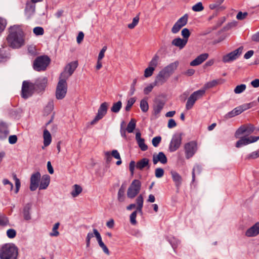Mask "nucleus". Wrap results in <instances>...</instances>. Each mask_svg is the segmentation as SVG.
<instances>
[{"instance_id": "nucleus-1", "label": "nucleus", "mask_w": 259, "mask_h": 259, "mask_svg": "<svg viewBox=\"0 0 259 259\" xmlns=\"http://www.w3.org/2000/svg\"><path fill=\"white\" fill-rule=\"evenodd\" d=\"M8 45L14 49H19L24 45V33L18 25H14L9 28L7 37Z\"/></svg>"}, {"instance_id": "nucleus-2", "label": "nucleus", "mask_w": 259, "mask_h": 259, "mask_svg": "<svg viewBox=\"0 0 259 259\" xmlns=\"http://www.w3.org/2000/svg\"><path fill=\"white\" fill-rule=\"evenodd\" d=\"M18 248L14 243H6L0 247V259H17Z\"/></svg>"}, {"instance_id": "nucleus-3", "label": "nucleus", "mask_w": 259, "mask_h": 259, "mask_svg": "<svg viewBox=\"0 0 259 259\" xmlns=\"http://www.w3.org/2000/svg\"><path fill=\"white\" fill-rule=\"evenodd\" d=\"M50 59L48 56H40L36 57L33 64V68L36 71H42L46 70L50 63Z\"/></svg>"}, {"instance_id": "nucleus-4", "label": "nucleus", "mask_w": 259, "mask_h": 259, "mask_svg": "<svg viewBox=\"0 0 259 259\" xmlns=\"http://www.w3.org/2000/svg\"><path fill=\"white\" fill-rule=\"evenodd\" d=\"M205 93V89H200L193 92L188 98L186 104V109L189 110L192 109L196 101L201 99L204 95Z\"/></svg>"}, {"instance_id": "nucleus-5", "label": "nucleus", "mask_w": 259, "mask_h": 259, "mask_svg": "<svg viewBox=\"0 0 259 259\" xmlns=\"http://www.w3.org/2000/svg\"><path fill=\"white\" fill-rule=\"evenodd\" d=\"M67 91V83L66 80L59 77L56 90V97L58 100L63 99L66 96Z\"/></svg>"}, {"instance_id": "nucleus-6", "label": "nucleus", "mask_w": 259, "mask_h": 259, "mask_svg": "<svg viewBox=\"0 0 259 259\" xmlns=\"http://www.w3.org/2000/svg\"><path fill=\"white\" fill-rule=\"evenodd\" d=\"M141 188V183L139 180H134L127 191V196L128 198H135L140 192Z\"/></svg>"}, {"instance_id": "nucleus-7", "label": "nucleus", "mask_w": 259, "mask_h": 259, "mask_svg": "<svg viewBox=\"0 0 259 259\" xmlns=\"http://www.w3.org/2000/svg\"><path fill=\"white\" fill-rule=\"evenodd\" d=\"M35 90L33 83L25 80L22 83L21 97L26 99L31 96Z\"/></svg>"}, {"instance_id": "nucleus-8", "label": "nucleus", "mask_w": 259, "mask_h": 259, "mask_svg": "<svg viewBox=\"0 0 259 259\" xmlns=\"http://www.w3.org/2000/svg\"><path fill=\"white\" fill-rule=\"evenodd\" d=\"M78 66V62L77 61L71 62L68 63L65 67L64 71L60 75V77L65 80L73 73L74 71Z\"/></svg>"}, {"instance_id": "nucleus-9", "label": "nucleus", "mask_w": 259, "mask_h": 259, "mask_svg": "<svg viewBox=\"0 0 259 259\" xmlns=\"http://www.w3.org/2000/svg\"><path fill=\"white\" fill-rule=\"evenodd\" d=\"M108 107V103L105 102L102 103L98 110V113L94 119L91 121V122L88 123V124L90 125H94L96 123H97L98 121H99L100 119H102L104 116L107 114V109Z\"/></svg>"}, {"instance_id": "nucleus-10", "label": "nucleus", "mask_w": 259, "mask_h": 259, "mask_svg": "<svg viewBox=\"0 0 259 259\" xmlns=\"http://www.w3.org/2000/svg\"><path fill=\"white\" fill-rule=\"evenodd\" d=\"M184 150L186 158L187 159L190 158L197 151V142L196 141H192L186 143L184 145Z\"/></svg>"}, {"instance_id": "nucleus-11", "label": "nucleus", "mask_w": 259, "mask_h": 259, "mask_svg": "<svg viewBox=\"0 0 259 259\" xmlns=\"http://www.w3.org/2000/svg\"><path fill=\"white\" fill-rule=\"evenodd\" d=\"M182 136L181 133H177L173 135L168 148L170 152H174L179 148L182 143Z\"/></svg>"}, {"instance_id": "nucleus-12", "label": "nucleus", "mask_w": 259, "mask_h": 259, "mask_svg": "<svg viewBox=\"0 0 259 259\" xmlns=\"http://www.w3.org/2000/svg\"><path fill=\"white\" fill-rule=\"evenodd\" d=\"M243 47H240L235 50L224 55L222 60L224 63H229L237 59L242 54Z\"/></svg>"}, {"instance_id": "nucleus-13", "label": "nucleus", "mask_w": 259, "mask_h": 259, "mask_svg": "<svg viewBox=\"0 0 259 259\" xmlns=\"http://www.w3.org/2000/svg\"><path fill=\"white\" fill-rule=\"evenodd\" d=\"M255 128L254 126L250 123L242 125L235 132V136L237 138L245 133L248 135H250L254 132Z\"/></svg>"}, {"instance_id": "nucleus-14", "label": "nucleus", "mask_w": 259, "mask_h": 259, "mask_svg": "<svg viewBox=\"0 0 259 259\" xmlns=\"http://www.w3.org/2000/svg\"><path fill=\"white\" fill-rule=\"evenodd\" d=\"M48 83V78L46 77H40L36 79L33 83L35 90L38 92L44 91Z\"/></svg>"}, {"instance_id": "nucleus-15", "label": "nucleus", "mask_w": 259, "mask_h": 259, "mask_svg": "<svg viewBox=\"0 0 259 259\" xmlns=\"http://www.w3.org/2000/svg\"><path fill=\"white\" fill-rule=\"evenodd\" d=\"M40 177V174L38 171L33 173L31 175L30 185V189L31 191H34L38 188Z\"/></svg>"}, {"instance_id": "nucleus-16", "label": "nucleus", "mask_w": 259, "mask_h": 259, "mask_svg": "<svg viewBox=\"0 0 259 259\" xmlns=\"http://www.w3.org/2000/svg\"><path fill=\"white\" fill-rule=\"evenodd\" d=\"M170 174L172 180L175 183V185L177 188V191L179 192L180 188L182 184L183 178L175 170H171Z\"/></svg>"}, {"instance_id": "nucleus-17", "label": "nucleus", "mask_w": 259, "mask_h": 259, "mask_svg": "<svg viewBox=\"0 0 259 259\" xmlns=\"http://www.w3.org/2000/svg\"><path fill=\"white\" fill-rule=\"evenodd\" d=\"M168 78L169 77L161 70L156 76L153 82L154 85L160 86L164 83Z\"/></svg>"}, {"instance_id": "nucleus-18", "label": "nucleus", "mask_w": 259, "mask_h": 259, "mask_svg": "<svg viewBox=\"0 0 259 259\" xmlns=\"http://www.w3.org/2000/svg\"><path fill=\"white\" fill-rule=\"evenodd\" d=\"M10 133L8 125L3 121L0 122V140L3 141L7 138Z\"/></svg>"}, {"instance_id": "nucleus-19", "label": "nucleus", "mask_w": 259, "mask_h": 259, "mask_svg": "<svg viewBox=\"0 0 259 259\" xmlns=\"http://www.w3.org/2000/svg\"><path fill=\"white\" fill-rule=\"evenodd\" d=\"M153 162L154 164L160 162L162 164H166L167 162V159L165 154L163 152H160L157 155H153Z\"/></svg>"}, {"instance_id": "nucleus-20", "label": "nucleus", "mask_w": 259, "mask_h": 259, "mask_svg": "<svg viewBox=\"0 0 259 259\" xmlns=\"http://www.w3.org/2000/svg\"><path fill=\"white\" fill-rule=\"evenodd\" d=\"M259 234V222L256 223L254 225L249 228L245 232V235L247 237H254Z\"/></svg>"}, {"instance_id": "nucleus-21", "label": "nucleus", "mask_w": 259, "mask_h": 259, "mask_svg": "<svg viewBox=\"0 0 259 259\" xmlns=\"http://www.w3.org/2000/svg\"><path fill=\"white\" fill-rule=\"evenodd\" d=\"M179 65L178 61H175L169 64L164 67L162 70L169 77L174 73V71L177 68Z\"/></svg>"}, {"instance_id": "nucleus-22", "label": "nucleus", "mask_w": 259, "mask_h": 259, "mask_svg": "<svg viewBox=\"0 0 259 259\" xmlns=\"http://www.w3.org/2000/svg\"><path fill=\"white\" fill-rule=\"evenodd\" d=\"M208 57V54L203 53L198 57H197L194 60L190 62V65L192 66H195L201 64L205 60H206Z\"/></svg>"}, {"instance_id": "nucleus-23", "label": "nucleus", "mask_w": 259, "mask_h": 259, "mask_svg": "<svg viewBox=\"0 0 259 259\" xmlns=\"http://www.w3.org/2000/svg\"><path fill=\"white\" fill-rule=\"evenodd\" d=\"M164 104V102L161 100L155 101L153 105V114L155 116L159 115L163 109Z\"/></svg>"}, {"instance_id": "nucleus-24", "label": "nucleus", "mask_w": 259, "mask_h": 259, "mask_svg": "<svg viewBox=\"0 0 259 259\" xmlns=\"http://www.w3.org/2000/svg\"><path fill=\"white\" fill-rule=\"evenodd\" d=\"M252 143H254V141H252V139L251 138V136L249 137H242L236 142V147L237 148H240L243 146L247 145Z\"/></svg>"}, {"instance_id": "nucleus-25", "label": "nucleus", "mask_w": 259, "mask_h": 259, "mask_svg": "<svg viewBox=\"0 0 259 259\" xmlns=\"http://www.w3.org/2000/svg\"><path fill=\"white\" fill-rule=\"evenodd\" d=\"M187 43V39H182L180 37L176 38L171 41L172 45L179 48L180 49H183L186 45Z\"/></svg>"}, {"instance_id": "nucleus-26", "label": "nucleus", "mask_w": 259, "mask_h": 259, "mask_svg": "<svg viewBox=\"0 0 259 259\" xmlns=\"http://www.w3.org/2000/svg\"><path fill=\"white\" fill-rule=\"evenodd\" d=\"M225 82V79L220 78L217 79H214L209 81L205 84L204 89L212 88L218 84H222Z\"/></svg>"}, {"instance_id": "nucleus-27", "label": "nucleus", "mask_w": 259, "mask_h": 259, "mask_svg": "<svg viewBox=\"0 0 259 259\" xmlns=\"http://www.w3.org/2000/svg\"><path fill=\"white\" fill-rule=\"evenodd\" d=\"M145 167L150 168L149 160L147 158H142L136 163V168L138 169L142 170Z\"/></svg>"}, {"instance_id": "nucleus-28", "label": "nucleus", "mask_w": 259, "mask_h": 259, "mask_svg": "<svg viewBox=\"0 0 259 259\" xmlns=\"http://www.w3.org/2000/svg\"><path fill=\"white\" fill-rule=\"evenodd\" d=\"M50 182V177L49 175H44L42 176L39 186V190L46 189L48 187Z\"/></svg>"}, {"instance_id": "nucleus-29", "label": "nucleus", "mask_w": 259, "mask_h": 259, "mask_svg": "<svg viewBox=\"0 0 259 259\" xmlns=\"http://www.w3.org/2000/svg\"><path fill=\"white\" fill-rule=\"evenodd\" d=\"M10 57V53L5 48L0 49V63L7 61Z\"/></svg>"}, {"instance_id": "nucleus-30", "label": "nucleus", "mask_w": 259, "mask_h": 259, "mask_svg": "<svg viewBox=\"0 0 259 259\" xmlns=\"http://www.w3.org/2000/svg\"><path fill=\"white\" fill-rule=\"evenodd\" d=\"M31 208V204L30 203H27L24 207L23 209V214L24 219L28 221L31 219L30 211Z\"/></svg>"}, {"instance_id": "nucleus-31", "label": "nucleus", "mask_w": 259, "mask_h": 259, "mask_svg": "<svg viewBox=\"0 0 259 259\" xmlns=\"http://www.w3.org/2000/svg\"><path fill=\"white\" fill-rule=\"evenodd\" d=\"M43 137L44 146L46 147L49 146L51 143L52 137L50 132L48 130L45 129L44 131Z\"/></svg>"}, {"instance_id": "nucleus-32", "label": "nucleus", "mask_w": 259, "mask_h": 259, "mask_svg": "<svg viewBox=\"0 0 259 259\" xmlns=\"http://www.w3.org/2000/svg\"><path fill=\"white\" fill-rule=\"evenodd\" d=\"M240 114L241 112L239 109L238 107H237L234 109H233L232 111L226 114L224 117L225 119H229Z\"/></svg>"}, {"instance_id": "nucleus-33", "label": "nucleus", "mask_w": 259, "mask_h": 259, "mask_svg": "<svg viewBox=\"0 0 259 259\" xmlns=\"http://www.w3.org/2000/svg\"><path fill=\"white\" fill-rule=\"evenodd\" d=\"M82 189L81 186L75 184L73 186V190L71 192V194L72 197H76L80 193H81Z\"/></svg>"}, {"instance_id": "nucleus-34", "label": "nucleus", "mask_w": 259, "mask_h": 259, "mask_svg": "<svg viewBox=\"0 0 259 259\" xmlns=\"http://www.w3.org/2000/svg\"><path fill=\"white\" fill-rule=\"evenodd\" d=\"M136 126V121L134 119H131L128 122L126 130L129 133H133Z\"/></svg>"}, {"instance_id": "nucleus-35", "label": "nucleus", "mask_w": 259, "mask_h": 259, "mask_svg": "<svg viewBox=\"0 0 259 259\" xmlns=\"http://www.w3.org/2000/svg\"><path fill=\"white\" fill-rule=\"evenodd\" d=\"M140 106L141 110L143 112H146L149 109V105L147 102V99H142L140 101Z\"/></svg>"}, {"instance_id": "nucleus-36", "label": "nucleus", "mask_w": 259, "mask_h": 259, "mask_svg": "<svg viewBox=\"0 0 259 259\" xmlns=\"http://www.w3.org/2000/svg\"><path fill=\"white\" fill-rule=\"evenodd\" d=\"M188 20V15L186 14L183 16L179 19L176 23L179 25H181V27H184L187 24Z\"/></svg>"}, {"instance_id": "nucleus-37", "label": "nucleus", "mask_w": 259, "mask_h": 259, "mask_svg": "<svg viewBox=\"0 0 259 259\" xmlns=\"http://www.w3.org/2000/svg\"><path fill=\"white\" fill-rule=\"evenodd\" d=\"M121 107L122 103L120 101H119L116 103H113L111 108V111L114 113H118L121 108Z\"/></svg>"}, {"instance_id": "nucleus-38", "label": "nucleus", "mask_w": 259, "mask_h": 259, "mask_svg": "<svg viewBox=\"0 0 259 259\" xmlns=\"http://www.w3.org/2000/svg\"><path fill=\"white\" fill-rule=\"evenodd\" d=\"M209 8L211 10H215L216 9L217 11H223L226 9V7L224 6H221L220 4H219L217 2H214V3L211 4L209 6Z\"/></svg>"}, {"instance_id": "nucleus-39", "label": "nucleus", "mask_w": 259, "mask_h": 259, "mask_svg": "<svg viewBox=\"0 0 259 259\" xmlns=\"http://www.w3.org/2000/svg\"><path fill=\"white\" fill-rule=\"evenodd\" d=\"M9 219L6 215L0 213V226H6L9 225Z\"/></svg>"}, {"instance_id": "nucleus-40", "label": "nucleus", "mask_w": 259, "mask_h": 259, "mask_svg": "<svg viewBox=\"0 0 259 259\" xmlns=\"http://www.w3.org/2000/svg\"><path fill=\"white\" fill-rule=\"evenodd\" d=\"M246 88V86L245 84H241L236 87L234 89V92L237 94H241L245 90Z\"/></svg>"}, {"instance_id": "nucleus-41", "label": "nucleus", "mask_w": 259, "mask_h": 259, "mask_svg": "<svg viewBox=\"0 0 259 259\" xmlns=\"http://www.w3.org/2000/svg\"><path fill=\"white\" fill-rule=\"evenodd\" d=\"M60 223H56L53 226L52 232L50 233L51 236H58L59 235V232L58 231V229L59 227Z\"/></svg>"}, {"instance_id": "nucleus-42", "label": "nucleus", "mask_w": 259, "mask_h": 259, "mask_svg": "<svg viewBox=\"0 0 259 259\" xmlns=\"http://www.w3.org/2000/svg\"><path fill=\"white\" fill-rule=\"evenodd\" d=\"M201 171V167L199 165H195L192 170V182L195 181V172H197L198 174H200Z\"/></svg>"}, {"instance_id": "nucleus-43", "label": "nucleus", "mask_w": 259, "mask_h": 259, "mask_svg": "<svg viewBox=\"0 0 259 259\" xmlns=\"http://www.w3.org/2000/svg\"><path fill=\"white\" fill-rule=\"evenodd\" d=\"M154 68L153 67H148L144 71V77L146 78H148L152 75L153 72L154 71Z\"/></svg>"}, {"instance_id": "nucleus-44", "label": "nucleus", "mask_w": 259, "mask_h": 259, "mask_svg": "<svg viewBox=\"0 0 259 259\" xmlns=\"http://www.w3.org/2000/svg\"><path fill=\"white\" fill-rule=\"evenodd\" d=\"M144 142V139H140L139 141H137L139 147L143 151H146L148 149V146L145 144Z\"/></svg>"}, {"instance_id": "nucleus-45", "label": "nucleus", "mask_w": 259, "mask_h": 259, "mask_svg": "<svg viewBox=\"0 0 259 259\" xmlns=\"http://www.w3.org/2000/svg\"><path fill=\"white\" fill-rule=\"evenodd\" d=\"M204 9V7L201 2H199L192 7V10L194 12H200Z\"/></svg>"}, {"instance_id": "nucleus-46", "label": "nucleus", "mask_w": 259, "mask_h": 259, "mask_svg": "<svg viewBox=\"0 0 259 259\" xmlns=\"http://www.w3.org/2000/svg\"><path fill=\"white\" fill-rule=\"evenodd\" d=\"M259 157V150L252 152L250 154H248L246 157V159H255Z\"/></svg>"}, {"instance_id": "nucleus-47", "label": "nucleus", "mask_w": 259, "mask_h": 259, "mask_svg": "<svg viewBox=\"0 0 259 259\" xmlns=\"http://www.w3.org/2000/svg\"><path fill=\"white\" fill-rule=\"evenodd\" d=\"M33 32L36 35H42L44 33V30L42 27L37 26L33 28Z\"/></svg>"}, {"instance_id": "nucleus-48", "label": "nucleus", "mask_w": 259, "mask_h": 259, "mask_svg": "<svg viewBox=\"0 0 259 259\" xmlns=\"http://www.w3.org/2000/svg\"><path fill=\"white\" fill-rule=\"evenodd\" d=\"M136 100L134 98H131L127 100V104L125 106V110L126 111H129L131 108L132 106L135 103Z\"/></svg>"}, {"instance_id": "nucleus-49", "label": "nucleus", "mask_w": 259, "mask_h": 259, "mask_svg": "<svg viewBox=\"0 0 259 259\" xmlns=\"http://www.w3.org/2000/svg\"><path fill=\"white\" fill-rule=\"evenodd\" d=\"M139 21V17L138 16H136L133 19L132 23L128 24V28L130 29H133L138 23Z\"/></svg>"}, {"instance_id": "nucleus-50", "label": "nucleus", "mask_w": 259, "mask_h": 259, "mask_svg": "<svg viewBox=\"0 0 259 259\" xmlns=\"http://www.w3.org/2000/svg\"><path fill=\"white\" fill-rule=\"evenodd\" d=\"M181 34L183 37V39H187L188 41V38L190 36V32L188 28H185L182 30Z\"/></svg>"}, {"instance_id": "nucleus-51", "label": "nucleus", "mask_w": 259, "mask_h": 259, "mask_svg": "<svg viewBox=\"0 0 259 259\" xmlns=\"http://www.w3.org/2000/svg\"><path fill=\"white\" fill-rule=\"evenodd\" d=\"M156 86L154 85V83L152 82L149 84L147 87L144 88V93L145 95H148L153 90L154 87Z\"/></svg>"}, {"instance_id": "nucleus-52", "label": "nucleus", "mask_w": 259, "mask_h": 259, "mask_svg": "<svg viewBox=\"0 0 259 259\" xmlns=\"http://www.w3.org/2000/svg\"><path fill=\"white\" fill-rule=\"evenodd\" d=\"M164 170L162 168H157L155 170V175L157 178H160L164 175Z\"/></svg>"}, {"instance_id": "nucleus-53", "label": "nucleus", "mask_w": 259, "mask_h": 259, "mask_svg": "<svg viewBox=\"0 0 259 259\" xmlns=\"http://www.w3.org/2000/svg\"><path fill=\"white\" fill-rule=\"evenodd\" d=\"M158 60V56L155 55L151 60V61L149 63V67H153L155 69V67L157 65V61Z\"/></svg>"}, {"instance_id": "nucleus-54", "label": "nucleus", "mask_w": 259, "mask_h": 259, "mask_svg": "<svg viewBox=\"0 0 259 259\" xmlns=\"http://www.w3.org/2000/svg\"><path fill=\"white\" fill-rule=\"evenodd\" d=\"M28 53L29 54L32 56H35L37 55L36 50L35 47L33 46H30L27 49Z\"/></svg>"}, {"instance_id": "nucleus-55", "label": "nucleus", "mask_w": 259, "mask_h": 259, "mask_svg": "<svg viewBox=\"0 0 259 259\" xmlns=\"http://www.w3.org/2000/svg\"><path fill=\"white\" fill-rule=\"evenodd\" d=\"M182 27H181V25H179L176 22L171 28V32L174 34H176L179 32Z\"/></svg>"}, {"instance_id": "nucleus-56", "label": "nucleus", "mask_w": 259, "mask_h": 259, "mask_svg": "<svg viewBox=\"0 0 259 259\" xmlns=\"http://www.w3.org/2000/svg\"><path fill=\"white\" fill-rule=\"evenodd\" d=\"M95 236L94 233L92 232H89L87 234L86 237V246L87 247H89L90 246V242L91 238H93Z\"/></svg>"}, {"instance_id": "nucleus-57", "label": "nucleus", "mask_w": 259, "mask_h": 259, "mask_svg": "<svg viewBox=\"0 0 259 259\" xmlns=\"http://www.w3.org/2000/svg\"><path fill=\"white\" fill-rule=\"evenodd\" d=\"M7 235L9 238H14L16 235V231L13 229H8L7 231Z\"/></svg>"}, {"instance_id": "nucleus-58", "label": "nucleus", "mask_w": 259, "mask_h": 259, "mask_svg": "<svg viewBox=\"0 0 259 259\" xmlns=\"http://www.w3.org/2000/svg\"><path fill=\"white\" fill-rule=\"evenodd\" d=\"M161 140V138L160 136H157L153 138L152 141L153 146L155 147H157L160 143Z\"/></svg>"}, {"instance_id": "nucleus-59", "label": "nucleus", "mask_w": 259, "mask_h": 259, "mask_svg": "<svg viewBox=\"0 0 259 259\" xmlns=\"http://www.w3.org/2000/svg\"><path fill=\"white\" fill-rule=\"evenodd\" d=\"M137 211H134L130 215V222L132 225H136L137 224L136 221Z\"/></svg>"}, {"instance_id": "nucleus-60", "label": "nucleus", "mask_w": 259, "mask_h": 259, "mask_svg": "<svg viewBox=\"0 0 259 259\" xmlns=\"http://www.w3.org/2000/svg\"><path fill=\"white\" fill-rule=\"evenodd\" d=\"M238 107L241 112V113H242L243 111L251 108V103L244 104Z\"/></svg>"}, {"instance_id": "nucleus-61", "label": "nucleus", "mask_w": 259, "mask_h": 259, "mask_svg": "<svg viewBox=\"0 0 259 259\" xmlns=\"http://www.w3.org/2000/svg\"><path fill=\"white\" fill-rule=\"evenodd\" d=\"M7 25L6 20L0 17V33L4 31Z\"/></svg>"}, {"instance_id": "nucleus-62", "label": "nucleus", "mask_w": 259, "mask_h": 259, "mask_svg": "<svg viewBox=\"0 0 259 259\" xmlns=\"http://www.w3.org/2000/svg\"><path fill=\"white\" fill-rule=\"evenodd\" d=\"M248 13L247 12L242 13V12H239L236 16V18L238 20H242L245 19Z\"/></svg>"}, {"instance_id": "nucleus-63", "label": "nucleus", "mask_w": 259, "mask_h": 259, "mask_svg": "<svg viewBox=\"0 0 259 259\" xmlns=\"http://www.w3.org/2000/svg\"><path fill=\"white\" fill-rule=\"evenodd\" d=\"M117 199L120 202H123L124 201V192L118 191L117 194Z\"/></svg>"}, {"instance_id": "nucleus-64", "label": "nucleus", "mask_w": 259, "mask_h": 259, "mask_svg": "<svg viewBox=\"0 0 259 259\" xmlns=\"http://www.w3.org/2000/svg\"><path fill=\"white\" fill-rule=\"evenodd\" d=\"M93 232L98 243L102 241L101 236L98 231L96 229H94Z\"/></svg>"}]
</instances>
